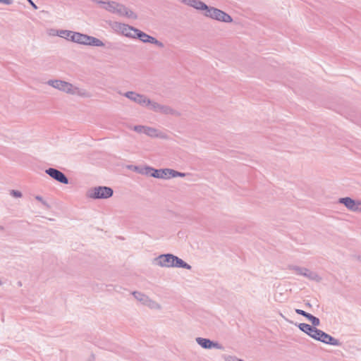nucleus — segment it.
I'll return each instance as SVG.
<instances>
[{
	"mask_svg": "<svg viewBox=\"0 0 361 361\" xmlns=\"http://www.w3.org/2000/svg\"><path fill=\"white\" fill-rule=\"evenodd\" d=\"M134 298L145 305L152 310L160 311L162 310V305L156 300L150 298L148 295L140 291H133L132 293Z\"/></svg>",
	"mask_w": 361,
	"mask_h": 361,
	"instance_id": "nucleus-4",
	"label": "nucleus"
},
{
	"mask_svg": "<svg viewBox=\"0 0 361 361\" xmlns=\"http://www.w3.org/2000/svg\"><path fill=\"white\" fill-rule=\"evenodd\" d=\"M225 361H244L241 359L236 357L235 356L226 355L224 357Z\"/></svg>",
	"mask_w": 361,
	"mask_h": 361,
	"instance_id": "nucleus-31",
	"label": "nucleus"
},
{
	"mask_svg": "<svg viewBox=\"0 0 361 361\" xmlns=\"http://www.w3.org/2000/svg\"><path fill=\"white\" fill-rule=\"evenodd\" d=\"M160 105L161 104L148 99V102L146 103L145 106H148L150 110L158 113L159 111Z\"/></svg>",
	"mask_w": 361,
	"mask_h": 361,
	"instance_id": "nucleus-25",
	"label": "nucleus"
},
{
	"mask_svg": "<svg viewBox=\"0 0 361 361\" xmlns=\"http://www.w3.org/2000/svg\"><path fill=\"white\" fill-rule=\"evenodd\" d=\"M295 312L300 315L304 316L305 317H306L308 314L307 312H306L305 311H304L302 310H300V309H296Z\"/></svg>",
	"mask_w": 361,
	"mask_h": 361,
	"instance_id": "nucleus-34",
	"label": "nucleus"
},
{
	"mask_svg": "<svg viewBox=\"0 0 361 361\" xmlns=\"http://www.w3.org/2000/svg\"><path fill=\"white\" fill-rule=\"evenodd\" d=\"M302 276L316 282H319L322 280V278L317 272L311 271L307 268H305Z\"/></svg>",
	"mask_w": 361,
	"mask_h": 361,
	"instance_id": "nucleus-21",
	"label": "nucleus"
},
{
	"mask_svg": "<svg viewBox=\"0 0 361 361\" xmlns=\"http://www.w3.org/2000/svg\"><path fill=\"white\" fill-rule=\"evenodd\" d=\"M174 255L173 254H162L155 257L152 264L155 266L165 268L173 267Z\"/></svg>",
	"mask_w": 361,
	"mask_h": 361,
	"instance_id": "nucleus-8",
	"label": "nucleus"
},
{
	"mask_svg": "<svg viewBox=\"0 0 361 361\" xmlns=\"http://www.w3.org/2000/svg\"><path fill=\"white\" fill-rule=\"evenodd\" d=\"M128 168L133 171L145 176H151L152 171H153V168L151 166H130Z\"/></svg>",
	"mask_w": 361,
	"mask_h": 361,
	"instance_id": "nucleus-18",
	"label": "nucleus"
},
{
	"mask_svg": "<svg viewBox=\"0 0 361 361\" xmlns=\"http://www.w3.org/2000/svg\"><path fill=\"white\" fill-rule=\"evenodd\" d=\"M45 173L48 174L50 177H51L53 179L56 180V181L61 183H68V179L66 176V175L56 169L49 168L48 169H46Z\"/></svg>",
	"mask_w": 361,
	"mask_h": 361,
	"instance_id": "nucleus-11",
	"label": "nucleus"
},
{
	"mask_svg": "<svg viewBox=\"0 0 361 361\" xmlns=\"http://www.w3.org/2000/svg\"><path fill=\"white\" fill-rule=\"evenodd\" d=\"M34 9H37V5L32 0H27Z\"/></svg>",
	"mask_w": 361,
	"mask_h": 361,
	"instance_id": "nucleus-37",
	"label": "nucleus"
},
{
	"mask_svg": "<svg viewBox=\"0 0 361 361\" xmlns=\"http://www.w3.org/2000/svg\"><path fill=\"white\" fill-rule=\"evenodd\" d=\"M185 173L178 172L177 171H175L173 169H169V178H176V177H185Z\"/></svg>",
	"mask_w": 361,
	"mask_h": 361,
	"instance_id": "nucleus-28",
	"label": "nucleus"
},
{
	"mask_svg": "<svg viewBox=\"0 0 361 361\" xmlns=\"http://www.w3.org/2000/svg\"><path fill=\"white\" fill-rule=\"evenodd\" d=\"M11 194L15 197H22V193L18 190H11Z\"/></svg>",
	"mask_w": 361,
	"mask_h": 361,
	"instance_id": "nucleus-33",
	"label": "nucleus"
},
{
	"mask_svg": "<svg viewBox=\"0 0 361 361\" xmlns=\"http://www.w3.org/2000/svg\"><path fill=\"white\" fill-rule=\"evenodd\" d=\"M35 199L41 202L46 207L49 208V205L45 200H43L42 196L37 195V196H35Z\"/></svg>",
	"mask_w": 361,
	"mask_h": 361,
	"instance_id": "nucleus-32",
	"label": "nucleus"
},
{
	"mask_svg": "<svg viewBox=\"0 0 361 361\" xmlns=\"http://www.w3.org/2000/svg\"><path fill=\"white\" fill-rule=\"evenodd\" d=\"M306 318L312 323V326L316 327L319 326L320 324V320L319 318L313 316L312 314L308 313Z\"/></svg>",
	"mask_w": 361,
	"mask_h": 361,
	"instance_id": "nucleus-26",
	"label": "nucleus"
},
{
	"mask_svg": "<svg viewBox=\"0 0 361 361\" xmlns=\"http://www.w3.org/2000/svg\"><path fill=\"white\" fill-rule=\"evenodd\" d=\"M102 8L119 16H126L131 19H136L137 18L133 11L114 1L106 0Z\"/></svg>",
	"mask_w": 361,
	"mask_h": 361,
	"instance_id": "nucleus-2",
	"label": "nucleus"
},
{
	"mask_svg": "<svg viewBox=\"0 0 361 361\" xmlns=\"http://www.w3.org/2000/svg\"><path fill=\"white\" fill-rule=\"evenodd\" d=\"M128 168L133 171L145 176H151L152 171H153V168L151 166H130Z\"/></svg>",
	"mask_w": 361,
	"mask_h": 361,
	"instance_id": "nucleus-17",
	"label": "nucleus"
},
{
	"mask_svg": "<svg viewBox=\"0 0 361 361\" xmlns=\"http://www.w3.org/2000/svg\"><path fill=\"white\" fill-rule=\"evenodd\" d=\"M47 32L49 36H51V37L59 36V30L51 28V29L47 30Z\"/></svg>",
	"mask_w": 361,
	"mask_h": 361,
	"instance_id": "nucleus-30",
	"label": "nucleus"
},
{
	"mask_svg": "<svg viewBox=\"0 0 361 361\" xmlns=\"http://www.w3.org/2000/svg\"><path fill=\"white\" fill-rule=\"evenodd\" d=\"M298 327L300 329V330L307 334L311 338H312V335L314 334V331L317 329L316 327L312 326L311 325L305 323H300L298 324Z\"/></svg>",
	"mask_w": 361,
	"mask_h": 361,
	"instance_id": "nucleus-22",
	"label": "nucleus"
},
{
	"mask_svg": "<svg viewBox=\"0 0 361 361\" xmlns=\"http://www.w3.org/2000/svg\"><path fill=\"white\" fill-rule=\"evenodd\" d=\"M169 169H156L153 168L152 171L151 177L161 179L169 178Z\"/></svg>",
	"mask_w": 361,
	"mask_h": 361,
	"instance_id": "nucleus-20",
	"label": "nucleus"
},
{
	"mask_svg": "<svg viewBox=\"0 0 361 361\" xmlns=\"http://www.w3.org/2000/svg\"><path fill=\"white\" fill-rule=\"evenodd\" d=\"M90 1L99 5L100 8H102L106 0H90Z\"/></svg>",
	"mask_w": 361,
	"mask_h": 361,
	"instance_id": "nucleus-35",
	"label": "nucleus"
},
{
	"mask_svg": "<svg viewBox=\"0 0 361 361\" xmlns=\"http://www.w3.org/2000/svg\"><path fill=\"white\" fill-rule=\"evenodd\" d=\"M158 113L174 116H179L180 115L178 111L173 109L171 106L161 104L160 105L159 111Z\"/></svg>",
	"mask_w": 361,
	"mask_h": 361,
	"instance_id": "nucleus-19",
	"label": "nucleus"
},
{
	"mask_svg": "<svg viewBox=\"0 0 361 361\" xmlns=\"http://www.w3.org/2000/svg\"><path fill=\"white\" fill-rule=\"evenodd\" d=\"M338 202L345 205L346 208L352 212H360L361 207V201H355L350 197H342L338 200Z\"/></svg>",
	"mask_w": 361,
	"mask_h": 361,
	"instance_id": "nucleus-12",
	"label": "nucleus"
},
{
	"mask_svg": "<svg viewBox=\"0 0 361 361\" xmlns=\"http://www.w3.org/2000/svg\"><path fill=\"white\" fill-rule=\"evenodd\" d=\"M145 135L151 137H158L164 140L168 139V135L165 133L149 126H147Z\"/></svg>",
	"mask_w": 361,
	"mask_h": 361,
	"instance_id": "nucleus-16",
	"label": "nucleus"
},
{
	"mask_svg": "<svg viewBox=\"0 0 361 361\" xmlns=\"http://www.w3.org/2000/svg\"><path fill=\"white\" fill-rule=\"evenodd\" d=\"M357 259L361 262V257H358Z\"/></svg>",
	"mask_w": 361,
	"mask_h": 361,
	"instance_id": "nucleus-39",
	"label": "nucleus"
},
{
	"mask_svg": "<svg viewBox=\"0 0 361 361\" xmlns=\"http://www.w3.org/2000/svg\"><path fill=\"white\" fill-rule=\"evenodd\" d=\"M3 230H4V227L0 225V231H3Z\"/></svg>",
	"mask_w": 361,
	"mask_h": 361,
	"instance_id": "nucleus-38",
	"label": "nucleus"
},
{
	"mask_svg": "<svg viewBox=\"0 0 361 361\" xmlns=\"http://www.w3.org/2000/svg\"><path fill=\"white\" fill-rule=\"evenodd\" d=\"M312 338L324 343L334 346H340L341 345V343L339 341V340L332 337L331 335L317 328L314 331V334L312 335Z\"/></svg>",
	"mask_w": 361,
	"mask_h": 361,
	"instance_id": "nucleus-7",
	"label": "nucleus"
},
{
	"mask_svg": "<svg viewBox=\"0 0 361 361\" xmlns=\"http://www.w3.org/2000/svg\"><path fill=\"white\" fill-rule=\"evenodd\" d=\"M174 262H173V267L176 268H183L188 270H190L192 269V267L184 262L182 259L178 257L177 256L174 255Z\"/></svg>",
	"mask_w": 361,
	"mask_h": 361,
	"instance_id": "nucleus-23",
	"label": "nucleus"
},
{
	"mask_svg": "<svg viewBox=\"0 0 361 361\" xmlns=\"http://www.w3.org/2000/svg\"><path fill=\"white\" fill-rule=\"evenodd\" d=\"M195 341L198 345H200L202 348L204 349H212V348H216L222 350L224 349V347L221 344L214 342L208 338H204L202 337H197L195 338Z\"/></svg>",
	"mask_w": 361,
	"mask_h": 361,
	"instance_id": "nucleus-13",
	"label": "nucleus"
},
{
	"mask_svg": "<svg viewBox=\"0 0 361 361\" xmlns=\"http://www.w3.org/2000/svg\"><path fill=\"white\" fill-rule=\"evenodd\" d=\"M289 269L293 271L298 275L302 276L305 267H301L298 266H290Z\"/></svg>",
	"mask_w": 361,
	"mask_h": 361,
	"instance_id": "nucleus-27",
	"label": "nucleus"
},
{
	"mask_svg": "<svg viewBox=\"0 0 361 361\" xmlns=\"http://www.w3.org/2000/svg\"><path fill=\"white\" fill-rule=\"evenodd\" d=\"M185 5L191 6L197 10L204 11L207 12L209 7L206 4L200 0H182Z\"/></svg>",
	"mask_w": 361,
	"mask_h": 361,
	"instance_id": "nucleus-15",
	"label": "nucleus"
},
{
	"mask_svg": "<svg viewBox=\"0 0 361 361\" xmlns=\"http://www.w3.org/2000/svg\"><path fill=\"white\" fill-rule=\"evenodd\" d=\"M114 27L123 35L130 38L136 39V33L138 29L121 23H116Z\"/></svg>",
	"mask_w": 361,
	"mask_h": 361,
	"instance_id": "nucleus-9",
	"label": "nucleus"
},
{
	"mask_svg": "<svg viewBox=\"0 0 361 361\" xmlns=\"http://www.w3.org/2000/svg\"><path fill=\"white\" fill-rule=\"evenodd\" d=\"M146 129H147V126H141V125L135 126L133 128V130H135V132H137L138 133H144V134H145Z\"/></svg>",
	"mask_w": 361,
	"mask_h": 361,
	"instance_id": "nucleus-29",
	"label": "nucleus"
},
{
	"mask_svg": "<svg viewBox=\"0 0 361 361\" xmlns=\"http://www.w3.org/2000/svg\"><path fill=\"white\" fill-rule=\"evenodd\" d=\"M47 84L59 91L71 96L87 99L92 97V93L85 88L62 80H49Z\"/></svg>",
	"mask_w": 361,
	"mask_h": 361,
	"instance_id": "nucleus-1",
	"label": "nucleus"
},
{
	"mask_svg": "<svg viewBox=\"0 0 361 361\" xmlns=\"http://www.w3.org/2000/svg\"><path fill=\"white\" fill-rule=\"evenodd\" d=\"M0 3L4 5H11L13 4V0H0Z\"/></svg>",
	"mask_w": 361,
	"mask_h": 361,
	"instance_id": "nucleus-36",
	"label": "nucleus"
},
{
	"mask_svg": "<svg viewBox=\"0 0 361 361\" xmlns=\"http://www.w3.org/2000/svg\"><path fill=\"white\" fill-rule=\"evenodd\" d=\"M113 190L106 186H97L90 189L87 195L92 199H107L113 195Z\"/></svg>",
	"mask_w": 361,
	"mask_h": 361,
	"instance_id": "nucleus-5",
	"label": "nucleus"
},
{
	"mask_svg": "<svg viewBox=\"0 0 361 361\" xmlns=\"http://www.w3.org/2000/svg\"><path fill=\"white\" fill-rule=\"evenodd\" d=\"M136 39H140L143 43H149L156 45L159 48H164V44L161 41L157 39L155 37L147 35V33L137 30L136 33Z\"/></svg>",
	"mask_w": 361,
	"mask_h": 361,
	"instance_id": "nucleus-10",
	"label": "nucleus"
},
{
	"mask_svg": "<svg viewBox=\"0 0 361 361\" xmlns=\"http://www.w3.org/2000/svg\"><path fill=\"white\" fill-rule=\"evenodd\" d=\"M72 42L82 45L98 47L104 46V43L99 39L78 32H74Z\"/></svg>",
	"mask_w": 361,
	"mask_h": 361,
	"instance_id": "nucleus-3",
	"label": "nucleus"
},
{
	"mask_svg": "<svg viewBox=\"0 0 361 361\" xmlns=\"http://www.w3.org/2000/svg\"><path fill=\"white\" fill-rule=\"evenodd\" d=\"M74 31L67 30H59V36L61 38L73 41Z\"/></svg>",
	"mask_w": 361,
	"mask_h": 361,
	"instance_id": "nucleus-24",
	"label": "nucleus"
},
{
	"mask_svg": "<svg viewBox=\"0 0 361 361\" xmlns=\"http://www.w3.org/2000/svg\"><path fill=\"white\" fill-rule=\"evenodd\" d=\"M123 95L130 100L133 101L143 106H145L146 103L148 102V98L146 96L140 94L133 91L126 92L123 94Z\"/></svg>",
	"mask_w": 361,
	"mask_h": 361,
	"instance_id": "nucleus-14",
	"label": "nucleus"
},
{
	"mask_svg": "<svg viewBox=\"0 0 361 361\" xmlns=\"http://www.w3.org/2000/svg\"><path fill=\"white\" fill-rule=\"evenodd\" d=\"M204 15L207 18H210L213 20H218L220 22H224V23L233 22V18L229 14L226 13V12H224L219 8L212 7V6L209 7L207 11L204 12Z\"/></svg>",
	"mask_w": 361,
	"mask_h": 361,
	"instance_id": "nucleus-6",
	"label": "nucleus"
}]
</instances>
